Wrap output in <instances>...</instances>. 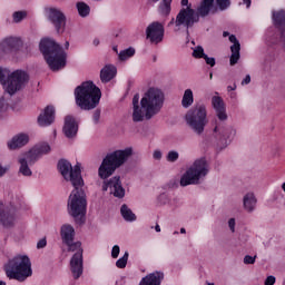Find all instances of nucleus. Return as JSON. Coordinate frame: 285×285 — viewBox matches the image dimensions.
<instances>
[{"instance_id": "obj_60", "label": "nucleus", "mask_w": 285, "mask_h": 285, "mask_svg": "<svg viewBox=\"0 0 285 285\" xmlns=\"http://www.w3.org/2000/svg\"><path fill=\"white\" fill-rule=\"evenodd\" d=\"M0 285H7L4 281H0Z\"/></svg>"}, {"instance_id": "obj_18", "label": "nucleus", "mask_w": 285, "mask_h": 285, "mask_svg": "<svg viewBox=\"0 0 285 285\" xmlns=\"http://www.w3.org/2000/svg\"><path fill=\"white\" fill-rule=\"evenodd\" d=\"M46 14L49 21L55 26L57 32H63V28H66V14L57 8L47 9Z\"/></svg>"}, {"instance_id": "obj_15", "label": "nucleus", "mask_w": 285, "mask_h": 285, "mask_svg": "<svg viewBox=\"0 0 285 285\" xmlns=\"http://www.w3.org/2000/svg\"><path fill=\"white\" fill-rule=\"evenodd\" d=\"M23 48V39L18 36H8L0 40V59H4L12 52H19Z\"/></svg>"}, {"instance_id": "obj_28", "label": "nucleus", "mask_w": 285, "mask_h": 285, "mask_svg": "<svg viewBox=\"0 0 285 285\" xmlns=\"http://www.w3.org/2000/svg\"><path fill=\"white\" fill-rule=\"evenodd\" d=\"M120 214L122 219H125V222H137V215H135V213H132V209H130V207H128V205L124 204L120 207Z\"/></svg>"}, {"instance_id": "obj_16", "label": "nucleus", "mask_w": 285, "mask_h": 285, "mask_svg": "<svg viewBox=\"0 0 285 285\" xmlns=\"http://www.w3.org/2000/svg\"><path fill=\"white\" fill-rule=\"evenodd\" d=\"M165 32L166 30L164 29V23L159 21H154L146 28V37L150 43H154L155 46L164 41Z\"/></svg>"}, {"instance_id": "obj_44", "label": "nucleus", "mask_w": 285, "mask_h": 285, "mask_svg": "<svg viewBox=\"0 0 285 285\" xmlns=\"http://www.w3.org/2000/svg\"><path fill=\"white\" fill-rule=\"evenodd\" d=\"M161 157H164V154L161 150L156 149L153 154V158L156 159V161H160Z\"/></svg>"}, {"instance_id": "obj_51", "label": "nucleus", "mask_w": 285, "mask_h": 285, "mask_svg": "<svg viewBox=\"0 0 285 285\" xmlns=\"http://www.w3.org/2000/svg\"><path fill=\"white\" fill-rule=\"evenodd\" d=\"M228 92L233 91V90H237V85L234 86H228L227 87Z\"/></svg>"}, {"instance_id": "obj_22", "label": "nucleus", "mask_w": 285, "mask_h": 285, "mask_svg": "<svg viewBox=\"0 0 285 285\" xmlns=\"http://www.w3.org/2000/svg\"><path fill=\"white\" fill-rule=\"evenodd\" d=\"M55 122V108L52 106H47L42 114L38 117V124L42 128L51 126Z\"/></svg>"}, {"instance_id": "obj_56", "label": "nucleus", "mask_w": 285, "mask_h": 285, "mask_svg": "<svg viewBox=\"0 0 285 285\" xmlns=\"http://www.w3.org/2000/svg\"><path fill=\"white\" fill-rule=\"evenodd\" d=\"M180 233H181V235H186V228L181 227Z\"/></svg>"}, {"instance_id": "obj_29", "label": "nucleus", "mask_w": 285, "mask_h": 285, "mask_svg": "<svg viewBox=\"0 0 285 285\" xmlns=\"http://www.w3.org/2000/svg\"><path fill=\"white\" fill-rule=\"evenodd\" d=\"M154 3H157L159 0H151ZM173 3V0H163L158 7V12L163 17H168L170 14L171 7L170 4Z\"/></svg>"}, {"instance_id": "obj_5", "label": "nucleus", "mask_w": 285, "mask_h": 285, "mask_svg": "<svg viewBox=\"0 0 285 285\" xmlns=\"http://www.w3.org/2000/svg\"><path fill=\"white\" fill-rule=\"evenodd\" d=\"M39 48L52 72H58V70L66 68L68 53L59 43H56L50 38H45L40 41Z\"/></svg>"}, {"instance_id": "obj_55", "label": "nucleus", "mask_w": 285, "mask_h": 285, "mask_svg": "<svg viewBox=\"0 0 285 285\" xmlns=\"http://www.w3.org/2000/svg\"><path fill=\"white\" fill-rule=\"evenodd\" d=\"M94 46H99V39H94Z\"/></svg>"}, {"instance_id": "obj_6", "label": "nucleus", "mask_w": 285, "mask_h": 285, "mask_svg": "<svg viewBox=\"0 0 285 285\" xmlns=\"http://www.w3.org/2000/svg\"><path fill=\"white\" fill-rule=\"evenodd\" d=\"M76 104L81 110H94L101 101V89L95 82H82L75 89Z\"/></svg>"}, {"instance_id": "obj_10", "label": "nucleus", "mask_w": 285, "mask_h": 285, "mask_svg": "<svg viewBox=\"0 0 285 285\" xmlns=\"http://www.w3.org/2000/svg\"><path fill=\"white\" fill-rule=\"evenodd\" d=\"M48 153H50V145H48V142H40L33 146L24 157L18 159L20 164L19 175H22V177H32V169H30L29 164H35L38 159H41L43 155H48Z\"/></svg>"}, {"instance_id": "obj_23", "label": "nucleus", "mask_w": 285, "mask_h": 285, "mask_svg": "<svg viewBox=\"0 0 285 285\" xmlns=\"http://www.w3.org/2000/svg\"><path fill=\"white\" fill-rule=\"evenodd\" d=\"M229 41L230 43H233V46L230 47L232 56L229 63L230 66H235V63L239 61V51L242 50V45H239V40H237V37H235V35L229 36Z\"/></svg>"}, {"instance_id": "obj_31", "label": "nucleus", "mask_w": 285, "mask_h": 285, "mask_svg": "<svg viewBox=\"0 0 285 285\" xmlns=\"http://www.w3.org/2000/svg\"><path fill=\"white\" fill-rule=\"evenodd\" d=\"M76 8L79 17H82V19L90 14V6H88L86 2H77Z\"/></svg>"}, {"instance_id": "obj_2", "label": "nucleus", "mask_w": 285, "mask_h": 285, "mask_svg": "<svg viewBox=\"0 0 285 285\" xmlns=\"http://www.w3.org/2000/svg\"><path fill=\"white\" fill-rule=\"evenodd\" d=\"M164 104H166V94L157 87H150L145 91L140 99V107L139 96L136 94L132 98V121L139 122L144 121V119L149 121V119L161 112Z\"/></svg>"}, {"instance_id": "obj_26", "label": "nucleus", "mask_w": 285, "mask_h": 285, "mask_svg": "<svg viewBox=\"0 0 285 285\" xmlns=\"http://www.w3.org/2000/svg\"><path fill=\"white\" fill-rule=\"evenodd\" d=\"M243 207L247 213H254L257 208V197L254 193H247L243 197Z\"/></svg>"}, {"instance_id": "obj_46", "label": "nucleus", "mask_w": 285, "mask_h": 285, "mask_svg": "<svg viewBox=\"0 0 285 285\" xmlns=\"http://www.w3.org/2000/svg\"><path fill=\"white\" fill-rule=\"evenodd\" d=\"M203 59H205L207 66H210L212 68L215 67V58H210L208 55H205Z\"/></svg>"}, {"instance_id": "obj_9", "label": "nucleus", "mask_w": 285, "mask_h": 285, "mask_svg": "<svg viewBox=\"0 0 285 285\" xmlns=\"http://www.w3.org/2000/svg\"><path fill=\"white\" fill-rule=\"evenodd\" d=\"M4 273L8 279L26 282L28 277H32V262L27 255H17L4 265Z\"/></svg>"}, {"instance_id": "obj_61", "label": "nucleus", "mask_w": 285, "mask_h": 285, "mask_svg": "<svg viewBox=\"0 0 285 285\" xmlns=\"http://www.w3.org/2000/svg\"><path fill=\"white\" fill-rule=\"evenodd\" d=\"M174 235H179V232H174Z\"/></svg>"}, {"instance_id": "obj_24", "label": "nucleus", "mask_w": 285, "mask_h": 285, "mask_svg": "<svg viewBox=\"0 0 285 285\" xmlns=\"http://www.w3.org/2000/svg\"><path fill=\"white\" fill-rule=\"evenodd\" d=\"M272 19H273L274 26H276V28H278V30L281 31V37H283L285 35V11L284 10L273 11Z\"/></svg>"}, {"instance_id": "obj_4", "label": "nucleus", "mask_w": 285, "mask_h": 285, "mask_svg": "<svg viewBox=\"0 0 285 285\" xmlns=\"http://www.w3.org/2000/svg\"><path fill=\"white\" fill-rule=\"evenodd\" d=\"M213 3H215V0H203L197 7V11L190 7L181 8L176 16V20L171 19L169 24L175 23L176 28H186L188 30L199 22V17H208L210 14Z\"/></svg>"}, {"instance_id": "obj_57", "label": "nucleus", "mask_w": 285, "mask_h": 285, "mask_svg": "<svg viewBox=\"0 0 285 285\" xmlns=\"http://www.w3.org/2000/svg\"><path fill=\"white\" fill-rule=\"evenodd\" d=\"M229 35H230V33H229L228 31H224V32H223V37H229Z\"/></svg>"}, {"instance_id": "obj_58", "label": "nucleus", "mask_w": 285, "mask_h": 285, "mask_svg": "<svg viewBox=\"0 0 285 285\" xmlns=\"http://www.w3.org/2000/svg\"><path fill=\"white\" fill-rule=\"evenodd\" d=\"M66 48L68 49V48H70V42H66Z\"/></svg>"}, {"instance_id": "obj_36", "label": "nucleus", "mask_w": 285, "mask_h": 285, "mask_svg": "<svg viewBox=\"0 0 285 285\" xmlns=\"http://www.w3.org/2000/svg\"><path fill=\"white\" fill-rule=\"evenodd\" d=\"M193 57L195 59H204L206 57V53L204 52V47L202 46H197L194 50H193Z\"/></svg>"}, {"instance_id": "obj_11", "label": "nucleus", "mask_w": 285, "mask_h": 285, "mask_svg": "<svg viewBox=\"0 0 285 285\" xmlns=\"http://www.w3.org/2000/svg\"><path fill=\"white\" fill-rule=\"evenodd\" d=\"M209 167L206 158L196 159L180 178V186H197L208 175Z\"/></svg>"}, {"instance_id": "obj_13", "label": "nucleus", "mask_w": 285, "mask_h": 285, "mask_svg": "<svg viewBox=\"0 0 285 285\" xmlns=\"http://www.w3.org/2000/svg\"><path fill=\"white\" fill-rule=\"evenodd\" d=\"M186 124L196 132L202 135L208 125V110L205 105H197L185 115Z\"/></svg>"}, {"instance_id": "obj_34", "label": "nucleus", "mask_w": 285, "mask_h": 285, "mask_svg": "<svg viewBox=\"0 0 285 285\" xmlns=\"http://www.w3.org/2000/svg\"><path fill=\"white\" fill-rule=\"evenodd\" d=\"M8 108H10V105L8 104V100H6V97H0V121L6 117V112H8Z\"/></svg>"}, {"instance_id": "obj_25", "label": "nucleus", "mask_w": 285, "mask_h": 285, "mask_svg": "<svg viewBox=\"0 0 285 285\" xmlns=\"http://www.w3.org/2000/svg\"><path fill=\"white\" fill-rule=\"evenodd\" d=\"M163 279H164V273L154 272L142 277L139 285H161Z\"/></svg>"}, {"instance_id": "obj_21", "label": "nucleus", "mask_w": 285, "mask_h": 285, "mask_svg": "<svg viewBox=\"0 0 285 285\" xmlns=\"http://www.w3.org/2000/svg\"><path fill=\"white\" fill-rule=\"evenodd\" d=\"M79 130V126L77 125V120L72 116H66L65 125L62 128V132L68 139H72V137H77V132Z\"/></svg>"}, {"instance_id": "obj_59", "label": "nucleus", "mask_w": 285, "mask_h": 285, "mask_svg": "<svg viewBox=\"0 0 285 285\" xmlns=\"http://www.w3.org/2000/svg\"><path fill=\"white\" fill-rule=\"evenodd\" d=\"M112 50H114V52H119V51L117 50V47H114Z\"/></svg>"}, {"instance_id": "obj_39", "label": "nucleus", "mask_w": 285, "mask_h": 285, "mask_svg": "<svg viewBox=\"0 0 285 285\" xmlns=\"http://www.w3.org/2000/svg\"><path fill=\"white\" fill-rule=\"evenodd\" d=\"M158 202L163 205L166 206V204H169L170 199L168 198V196L166 194H160L158 196Z\"/></svg>"}, {"instance_id": "obj_38", "label": "nucleus", "mask_w": 285, "mask_h": 285, "mask_svg": "<svg viewBox=\"0 0 285 285\" xmlns=\"http://www.w3.org/2000/svg\"><path fill=\"white\" fill-rule=\"evenodd\" d=\"M219 10H228L230 8V0H216Z\"/></svg>"}, {"instance_id": "obj_53", "label": "nucleus", "mask_w": 285, "mask_h": 285, "mask_svg": "<svg viewBox=\"0 0 285 285\" xmlns=\"http://www.w3.org/2000/svg\"><path fill=\"white\" fill-rule=\"evenodd\" d=\"M3 210H6V206H3L2 203H0V215L3 213Z\"/></svg>"}, {"instance_id": "obj_48", "label": "nucleus", "mask_w": 285, "mask_h": 285, "mask_svg": "<svg viewBox=\"0 0 285 285\" xmlns=\"http://www.w3.org/2000/svg\"><path fill=\"white\" fill-rule=\"evenodd\" d=\"M275 284V276H268L265 279V285H274Z\"/></svg>"}, {"instance_id": "obj_33", "label": "nucleus", "mask_w": 285, "mask_h": 285, "mask_svg": "<svg viewBox=\"0 0 285 285\" xmlns=\"http://www.w3.org/2000/svg\"><path fill=\"white\" fill-rule=\"evenodd\" d=\"M120 61H128L131 57H135V48L129 47L118 53Z\"/></svg>"}, {"instance_id": "obj_43", "label": "nucleus", "mask_w": 285, "mask_h": 285, "mask_svg": "<svg viewBox=\"0 0 285 285\" xmlns=\"http://www.w3.org/2000/svg\"><path fill=\"white\" fill-rule=\"evenodd\" d=\"M255 259H257V256L246 255L244 257V264H255Z\"/></svg>"}, {"instance_id": "obj_47", "label": "nucleus", "mask_w": 285, "mask_h": 285, "mask_svg": "<svg viewBox=\"0 0 285 285\" xmlns=\"http://www.w3.org/2000/svg\"><path fill=\"white\" fill-rule=\"evenodd\" d=\"M100 117H101V111L97 109L92 115L94 124H99Z\"/></svg>"}, {"instance_id": "obj_19", "label": "nucleus", "mask_w": 285, "mask_h": 285, "mask_svg": "<svg viewBox=\"0 0 285 285\" xmlns=\"http://www.w3.org/2000/svg\"><path fill=\"white\" fill-rule=\"evenodd\" d=\"M212 106L215 110L217 119L219 121H227L228 120V114L226 112V104H224V99L219 96H214L212 98Z\"/></svg>"}, {"instance_id": "obj_52", "label": "nucleus", "mask_w": 285, "mask_h": 285, "mask_svg": "<svg viewBox=\"0 0 285 285\" xmlns=\"http://www.w3.org/2000/svg\"><path fill=\"white\" fill-rule=\"evenodd\" d=\"M244 3H245V6H246L247 8H250L252 1H250V0H244Z\"/></svg>"}, {"instance_id": "obj_40", "label": "nucleus", "mask_w": 285, "mask_h": 285, "mask_svg": "<svg viewBox=\"0 0 285 285\" xmlns=\"http://www.w3.org/2000/svg\"><path fill=\"white\" fill-rule=\"evenodd\" d=\"M119 253H121V249L119 248V245H115L111 249L112 259H117V257H119Z\"/></svg>"}, {"instance_id": "obj_41", "label": "nucleus", "mask_w": 285, "mask_h": 285, "mask_svg": "<svg viewBox=\"0 0 285 285\" xmlns=\"http://www.w3.org/2000/svg\"><path fill=\"white\" fill-rule=\"evenodd\" d=\"M8 170H10V166L3 165V163L0 161V177H4Z\"/></svg>"}, {"instance_id": "obj_35", "label": "nucleus", "mask_w": 285, "mask_h": 285, "mask_svg": "<svg viewBox=\"0 0 285 285\" xmlns=\"http://www.w3.org/2000/svg\"><path fill=\"white\" fill-rule=\"evenodd\" d=\"M128 252H125L124 256L116 262L117 268H126V266L128 265Z\"/></svg>"}, {"instance_id": "obj_27", "label": "nucleus", "mask_w": 285, "mask_h": 285, "mask_svg": "<svg viewBox=\"0 0 285 285\" xmlns=\"http://www.w3.org/2000/svg\"><path fill=\"white\" fill-rule=\"evenodd\" d=\"M117 77V67L112 65H107L100 71V79L102 83H108V81H112Z\"/></svg>"}, {"instance_id": "obj_49", "label": "nucleus", "mask_w": 285, "mask_h": 285, "mask_svg": "<svg viewBox=\"0 0 285 285\" xmlns=\"http://www.w3.org/2000/svg\"><path fill=\"white\" fill-rule=\"evenodd\" d=\"M250 83V75H247L243 80H242V86H248Z\"/></svg>"}, {"instance_id": "obj_17", "label": "nucleus", "mask_w": 285, "mask_h": 285, "mask_svg": "<svg viewBox=\"0 0 285 285\" xmlns=\"http://www.w3.org/2000/svg\"><path fill=\"white\" fill-rule=\"evenodd\" d=\"M102 190L106 193L109 190L110 195L117 197L118 199H124L126 197V189L124 185H121V178L119 176H115L107 181H104Z\"/></svg>"}, {"instance_id": "obj_14", "label": "nucleus", "mask_w": 285, "mask_h": 285, "mask_svg": "<svg viewBox=\"0 0 285 285\" xmlns=\"http://www.w3.org/2000/svg\"><path fill=\"white\" fill-rule=\"evenodd\" d=\"M23 204V196H13L10 203V207L7 206L0 214V224L3 228H14L19 224V215H17V208Z\"/></svg>"}, {"instance_id": "obj_30", "label": "nucleus", "mask_w": 285, "mask_h": 285, "mask_svg": "<svg viewBox=\"0 0 285 285\" xmlns=\"http://www.w3.org/2000/svg\"><path fill=\"white\" fill-rule=\"evenodd\" d=\"M195 104V96L193 95V89H186L183 95L181 106L183 108H190Z\"/></svg>"}, {"instance_id": "obj_3", "label": "nucleus", "mask_w": 285, "mask_h": 285, "mask_svg": "<svg viewBox=\"0 0 285 285\" xmlns=\"http://www.w3.org/2000/svg\"><path fill=\"white\" fill-rule=\"evenodd\" d=\"M75 227L70 224H63L60 227V237L62 244L68 246L69 253H75L70 259V271L73 279H79L83 275V248L81 242H75Z\"/></svg>"}, {"instance_id": "obj_50", "label": "nucleus", "mask_w": 285, "mask_h": 285, "mask_svg": "<svg viewBox=\"0 0 285 285\" xmlns=\"http://www.w3.org/2000/svg\"><path fill=\"white\" fill-rule=\"evenodd\" d=\"M180 3L183 8H193V4H190L188 0H181Z\"/></svg>"}, {"instance_id": "obj_45", "label": "nucleus", "mask_w": 285, "mask_h": 285, "mask_svg": "<svg viewBox=\"0 0 285 285\" xmlns=\"http://www.w3.org/2000/svg\"><path fill=\"white\" fill-rule=\"evenodd\" d=\"M46 246H48V240L46 238H41L40 240H38L37 243L38 249L46 248Z\"/></svg>"}, {"instance_id": "obj_37", "label": "nucleus", "mask_w": 285, "mask_h": 285, "mask_svg": "<svg viewBox=\"0 0 285 285\" xmlns=\"http://www.w3.org/2000/svg\"><path fill=\"white\" fill-rule=\"evenodd\" d=\"M166 159L170 164H175V161H177L179 159V151H177V150L168 151Z\"/></svg>"}, {"instance_id": "obj_32", "label": "nucleus", "mask_w": 285, "mask_h": 285, "mask_svg": "<svg viewBox=\"0 0 285 285\" xmlns=\"http://www.w3.org/2000/svg\"><path fill=\"white\" fill-rule=\"evenodd\" d=\"M24 19H28V11L26 10H19L12 13V21L14 23H21Z\"/></svg>"}, {"instance_id": "obj_12", "label": "nucleus", "mask_w": 285, "mask_h": 285, "mask_svg": "<svg viewBox=\"0 0 285 285\" xmlns=\"http://www.w3.org/2000/svg\"><path fill=\"white\" fill-rule=\"evenodd\" d=\"M236 136L237 129L235 127L217 122L208 139L209 144L217 146L222 150L227 148Z\"/></svg>"}, {"instance_id": "obj_54", "label": "nucleus", "mask_w": 285, "mask_h": 285, "mask_svg": "<svg viewBox=\"0 0 285 285\" xmlns=\"http://www.w3.org/2000/svg\"><path fill=\"white\" fill-rule=\"evenodd\" d=\"M155 230H156V233H161V227L159 225H156Z\"/></svg>"}, {"instance_id": "obj_7", "label": "nucleus", "mask_w": 285, "mask_h": 285, "mask_svg": "<svg viewBox=\"0 0 285 285\" xmlns=\"http://www.w3.org/2000/svg\"><path fill=\"white\" fill-rule=\"evenodd\" d=\"M130 157H132V147L107 154L98 168V176L100 179H108V177H111V175L115 174V170L120 168V166H124Z\"/></svg>"}, {"instance_id": "obj_8", "label": "nucleus", "mask_w": 285, "mask_h": 285, "mask_svg": "<svg viewBox=\"0 0 285 285\" xmlns=\"http://www.w3.org/2000/svg\"><path fill=\"white\" fill-rule=\"evenodd\" d=\"M30 81V75L23 70L10 71L8 68H0V83L7 95H17L26 88V83Z\"/></svg>"}, {"instance_id": "obj_62", "label": "nucleus", "mask_w": 285, "mask_h": 285, "mask_svg": "<svg viewBox=\"0 0 285 285\" xmlns=\"http://www.w3.org/2000/svg\"><path fill=\"white\" fill-rule=\"evenodd\" d=\"M210 79H213V73H210Z\"/></svg>"}, {"instance_id": "obj_20", "label": "nucleus", "mask_w": 285, "mask_h": 285, "mask_svg": "<svg viewBox=\"0 0 285 285\" xmlns=\"http://www.w3.org/2000/svg\"><path fill=\"white\" fill-rule=\"evenodd\" d=\"M30 142V135L26 132H20L13 136L8 142L7 147L9 150H18V148H23Z\"/></svg>"}, {"instance_id": "obj_42", "label": "nucleus", "mask_w": 285, "mask_h": 285, "mask_svg": "<svg viewBox=\"0 0 285 285\" xmlns=\"http://www.w3.org/2000/svg\"><path fill=\"white\" fill-rule=\"evenodd\" d=\"M227 226L230 233H235V226H237V222L235 220V218H229L227 222Z\"/></svg>"}, {"instance_id": "obj_1", "label": "nucleus", "mask_w": 285, "mask_h": 285, "mask_svg": "<svg viewBox=\"0 0 285 285\" xmlns=\"http://www.w3.org/2000/svg\"><path fill=\"white\" fill-rule=\"evenodd\" d=\"M58 170L66 181H70L73 190L69 195L67 203L68 215L73 222L81 226L86 224V215L88 213V196L83 190V177L81 176V165L72 164L66 159L58 161Z\"/></svg>"}]
</instances>
